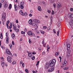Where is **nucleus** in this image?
<instances>
[{"label": "nucleus", "instance_id": "1", "mask_svg": "<svg viewBox=\"0 0 73 73\" xmlns=\"http://www.w3.org/2000/svg\"><path fill=\"white\" fill-rule=\"evenodd\" d=\"M56 62V59H53L50 60L49 63V65L50 67L54 66L55 65Z\"/></svg>", "mask_w": 73, "mask_h": 73}, {"label": "nucleus", "instance_id": "2", "mask_svg": "<svg viewBox=\"0 0 73 73\" xmlns=\"http://www.w3.org/2000/svg\"><path fill=\"white\" fill-rule=\"evenodd\" d=\"M9 23V21L8 20L7 21V23H6V26L8 29H11L12 27V23H10V26L8 25V24Z\"/></svg>", "mask_w": 73, "mask_h": 73}, {"label": "nucleus", "instance_id": "3", "mask_svg": "<svg viewBox=\"0 0 73 73\" xmlns=\"http://www.w3.org/2000/svg\"><path fill=\"white\" fill-rule=\"evenodd\" d=\"M20 14L22 16H27V12H25L24 14L23 12V11H22V10H21L20 12Z\"/></svg>", "mask_w": 73, "mask_h": 73}, {"label": "nucleus", "instance_id": "4", "mask_svg": "<svg viewBox=\"0 0 73 73\" xmlns=\"http://www.w3.org/2000/svg\"><path fill=\"white\" fill-rule=\"evenodd\" d=\"M33 26H35V29H37L38 28V25L37 23H32V25Z\"/></svg>", "mask_w": 73, "mask_h": 73}, {"label": "nucleus", "instance_id": "5", "mask_svg": "<svg viewBox=\"0 0 73 73\" xmlns=\"http://www.w3.org/2000/svg\"><path fill=\"white\" fill-rule=\"evenodd\" d=\"M11 57L10 56H9L7 57V60L9 62H12V60H11Z\"/></svg>", "mask_w": 73, "mask_h": 73}, {"label": "nucleus", "instance_id": "6", "mask_svg": "<svg viewBox=\"0 0 73 73\" xmlns=\"http://www.w3.org/2000/svg\"><path fill=\"white\" fill-rule=\"evenodd\" d=\"M57 7L58 9H60L62 7L61 4L60 3H58L57 4Z\"/></svg>", "mask_w": 73, "mask_h": 73}, {"label": "nucleus", "instance_id": "7", "mask_svg": "<svg viewBox=\"0 0 73 73\" xmlns=\"http://www.w3.org/2000/svg\"><path fill=\"white\" fill-rule=\"evenodd\" d=\"M54 70V68H51L48 70V72H53Z\"/></svg>", "mask_w": 73, "mask_h": 73}, {"label": "nucleus", "instance_id": "8", "mask_svg": "<svg viewBox=\"0 0 73 73\" xmlns=\"http://www.w3.org/2000/svg\"><path fill=\"white\" fill-rule=\"evenodd\" d=\"M6 53H7V54H9V55H12V53L11 52H10V51L9 49H7V50H6Z\"/></svg>", "mask_w": 73, "mask_h": 73}, {"label": "nucleus", "instance_id": "9", "mask_svg": "<svg viewBox=\"0 0 73 73\" xmlns=\"http://www.w3.org/2000/svg\"><path fill=\"white\" fill-rule=\"evenodd\" d=\"M8 6V3L7 2H5V4L4 5V8H7Z\"/></svg>", "mask_w": 73, "mask_h": 73}, {"label": "nucleus", "instance_id": "10", "mask_svg": "<svg viewBox=\"0 0 73 73\" xmlns=\"http://www.w3.org/2000/svg\"><path fill=\"white\" fill-rule=\"evenodd\" d=\"M28 35L31 36V35H32V32L31 31H29L28 33Z\"/></svg>", "mask_w": 73, "mask_h": 73}, {"label": "nucleus", "instance_id": "11", "mask_svg": "<svg viewBox=\"0 0 73 73\" xmlns=\"http://www.w3.org/2000/svg\"><path fill=\"white\" fill-rule=\"evenodd\" d=\"M29 23L30 25H32V24L33 23V21H32V20H30L29 21Z\"/></svg>", "mask_w": 73, "mask_h": 73}, {"label": "nucleus", "instance_id": "12", "mask_svg": "<svg viewBox=\"0 0 73 73\" xmlns=\"http://www.w3.org/2000/svg\"><path fill=\"white\" fill-rule=\"evenodd\" d=\"M13 25V29L14 30H16V25H14V23H13L12 24V25Z\"/></svg>", "mask_w": 73, "mask_h": 73}, {"label": "nucleus", "instance_id": "13", "mask_svg": "<svg viewBox=\"0 0 73 73\" xmlns=\"http://www.w3.org/2000/svg\"><path fill=\"white\" fill-rule=\"evenodd\" d=\"M32 53H31V52H28V56L29 57H31L32 56Z\"/></svg>", "mask_w": 73, "mask_h": 73}, {"label": "nucleus", "instance_id": "14", "mask_svg": "<svg viewBox=\"0 0 73 73\" xmlns=\"http://www.w3.org/2000/svg\"><path fill=\"white\" fill-rule=\"evenodd\" d=\"M15 10V11H16L17 10V5H14Z\"/></svg>", "mask_w": 73, "mask_h": 73}, {"label": "nucleus", "instance_id": "15", "mask_svg": "<svg viewBox=\"0 0 73 73\" xmlns=\"http://www.w3.org/2000/svg\"><path fill=\"white\" fill-rule=\"evenodd\" d=\"M46 69H48L49 68V64H46L45 66Z\"/></svg>", "mask_w": 73, "mask_h": 73}, {"label": "nucleus", "instance_id": "16", "mask_svg": "<svg viewBox=\"0 0 73 73\" xmlns=\"http://www.w3.org/2000/svg\"><path fill=\"white\" fill-rule=\"evenodd\" d=\"M68 15H70V17L71 18H73V14H72L69 13Z\"/></svg>", "mask_w": 73, "mask_h": 73}, {"label": "nucleus", "instance_id": "17", "mask_svg": "<svg viewBox=\"0 0 73 73\" xmlns=\"http://www.w3.org/2000/svg\"><path fill=\"white\" fill-rule=\"evenodd\" d=\"M38 11H41L42 9L41 8V7L40 6H38Z\"/></svg>", "mask_w": 73, "mask_h": 73}, {"label": "nucleus", "instance_id": "18", "mask_svg": "<svg viewBox=\"0 0 73 73\" xmlns=\"http://www.w3.org/2000/svg\"><path fill=\"white\" fill-rule=\"evenodd\" d=\"M63 66H61L62 68H63V67H65L66 66V64H65L64 63H63L62 64Z\"/></svg>", "mask_w": 73, "mask_h": 73}, {"label": "nucleus", "instance_id": "19", "mask_svg": "<svg viewBox=\"0 0 73 73\" xmlns=\"http://www.w3.org/2000/svg\"><path fill=\"white\" fill-rule=\"evenodd\" d=\"M11 36L12 37V38L14 39L15 37V34L14 33H13L12 35Z\"/></svg>", "mask_w": 73, "mask_h": 73}, {"label": "nucleus", "instance_id": "20", "mask_svg": "<svg viewBox=\"0 0 73 73\" xmlns=\"http://www.w3.org/2000/svg\"><path fill=\"white\" fill-rule=\"evenodd\" d=\"M69 25L70 26V25H72L73 24V21H72L70 22H69Z\"/></svg>", "mask_w": 73, "mask_h": 73}, {"label": "nucleus", "instance_id": "21", "mask_svg": "<svg viewBox=\"0 0 73 73\" xmlns=\"http://www.w3.org/2000/svg\"><path fill=\"white\" fill-rule=\"evenodd\" d=\"M24 2L23 1V2H21L20 3V5H24Z\"/></svg>", "mask_w": 73, "mask_h": 73}, {"label": "nucleus", "instance_id": "22", "mask_svg": "<svg viewBox=\"0 0 73 73\" xmlns=\"http://www.w3.org/2000/svg\"><path fill=\"white\" fill-rule=\"evenodd\" d=\"M2 19L3 21V22L4 21H5V17L4 18H2Z\"/></svg>", "mask_w": 73, "mask_h": 73}, {"label": "nucleus", "instance_id": "23", "mask_svg": "<svg viewBox=\"0 0 73 73\" xmlns=\"http://www.w3.org/2000/svg\"><path fill=\"white\" fill-rule=\"evenodd\" d=\"M1 64L2 67H4V65H5V62H2L1 63Z\"/></svg>", "mask_w": 73, "mask_h": 73}, {"label": "nucleus", "instance_id": "24", "mask_svg": "<svg viewBox=\"0 0 73 73\" xmlns=\"http://www.w3.org/2000/svg\"><path fill=\"white\" fill-rule=\"evenodd\" d=\"M20 7L21 9H24V5H20Z\"/></svg>", "mask_w": 73, "mask_h": 73}, {"label": "nucleus", "instance_id": "25", "mask_svg": "<svg viewBox=\"0 0 73 73\" xmlns=\"http://www.w3.org/2000/svg\"><path fill=\"white\" fill-rule=\"evenodd\" d=\"M2 16H5V17H6V13L5 12H4L3 13Z\"/></svg>", "mask_w": 73, "mask_h": 73}, {"label": "nucleus", "instance_id": "26", "mask_svg": "<svg viewBox=\"0 0 73 73\" xmlns=\"http://www.w3.org/2000/svg\"><path fill=\"white\" fill-rule=\"evenodd\" d=\"M58 55H59V52H57L55 53V55L56 56H57Z\"/></svg>", "mask_w": 73, "mask_h": 73}, {"label": "nucleus", "instance_id": "27", "mask_svg": "<svg viewBox=\"0 0 73 73\" xmlns=\"http://www.w3.org/2000/svg\"><path fill=\"white\" fill-rule=\"evenodd\" d=\"M11 8H12V4H10L9 6V9H11Z\"/></svg>", "mask_w": 73, "mask_h": 73}, {"label": "nucleus", "instance_id": "28", "mask_svg": "<svg viewBox=\"0 0 73 73\" xmlns=\"http://www.w3.org/2000/svg\"><path fill=\"white\" fill-rule=\"evenodd\" d=\"M32 58V60H34L35 59V57L34 56H32V58Z\"/></svg>", "mask_w": 73, "mask_h": 73}, {"label": "nucleus", "instance_id": "29", "mask_svg": "<svg viewBox=\"0 0 73 73\" xmlns=\"http://www.w3.org/2000/svg\"><path fill=\"white\" fill-rule=\"evenodd\" d=\"M67 56H68V57H69L70 56V53H68L67 54Z\"/></svg>", "mask_w": 73, "mask_h": 73}, {"label": "nucleus", "instance_id": "30", "mask_svg": "<svg viewBox=\"0 0 73 73\" xmlns=\"http://www.w3.org/2000/svg\"><path fill=\"white\" fill-rule=\"evenodd\" d=\"M68 68H69L68 67H66L64 68V70H67V69H68Z\"/></svg>", "mask_w": 73, "mask_h": 73}, {"label": "nucleus", "instance_id": "31", "mask_svg": "<svg viewBox=\"0 0 73 73\" xmlns=\"http://www.w3.org/2000/svg\"><path fill=\"white\" fill-rule=\"evenodd\" d=\"M37 20L36 19H34L33 20V22H34V23H37Z\"/></svg>", "mask_w": 73, "mask_h": 73}, {"label": "nucleus", "instance_id": "32", "mask_svg": "<svg viewBox=\"0 0 73 73\" xmlns=\"http://www.w3.org/2000/svg\"><path fill=\"white\" fill-rule=\"evenodd\" d=\"M60 33V31L58 30L57 32V36H59V33Z\"/></svg>", "mask_w": 73, "mask_h": 73}, {"label": "nucleus", "instance_id": "33", "mask_svg": "<svg viewBox=\"0 0 73 73\" xmlns=\"http://www.w3.org/2000/svg\"><path fill=\"white\" fill-rule=\"evenodd\" d=\"M9 46H10V49H11L12 47V44H10Z\"/></svg>", "mask_w": 73, "mask_h": 73}, {"label": "nucleus", "instance_id": "34", "mask_svg": "<svg viewBox=\"0 0 73 73\" xmlns=\"http://www.w3.org/2000/svg\"><path fill=\"white\" fill-rule=\"evenodd\" d=\"M6 40H9V37L8 36H6Z\"/></svg>", "mask_w": 73, "mask_h": 73}, {"label": "nucleus", "instance_id": "35", "mask_svg": "<svg viewBox=\"0 0 73 73\" xmlns=\"http://www.w3.org/2000/svg\"><path fill=\"white\" fill-rule=\"evenodd\" d=\"M70 44H67V48H70Z\"/></svg>", "mask_w": 73, "mask_h": 73}, {"label": "nucleus", "instance_id": "36", "mask_svg": "<svg viewBox=\"0 0 73 73\" xmlns=\"http://www.w3.org/2000/svg\"><path fill=\"white\" fill-rule=\"evenodd\" d=\"M19 31V29H16L15 30V31L16 32H18Z\"/></svg>", "mask_w": 73, "mask_h": 73}, {"label": "nucleus", "instance_id": "37", "mask_svg": "<svg viewBox=\"0 0 73 73\" xmlns=\"http://www.w3.org/2000/svg\"><path fill=\"white\" fill-rule=\"evenodd\" d=\"M67 50L68 52L70 50V47H67Z\"/></svg>", "mask_w": 73, "mask_h": 73}, {"label": "nucleus", "instance_id": "38", "mask_svg": "<svg viewBox=\"0 0 73 73\" xmlns=\"http://www.w3.org/2000/svg\"><path fill=\"white\" fill-rule=\"evenodd\" d=\"M29 42L30 44H31V43H32V40H31V39H29Z\"/></svg>", "mask_w": 73, "mask_h": 73}, {"label": "nucleus", "instance_id": "39", "mask_svg": "<svg viewBox=\"0 0 73 73\" xmlns=\"http://www.w3.org/2000/svg\"><path fill=\"white\" fill-rule=\"evenodd\" d=\"M53 6L54 7V8H56V4L55 3H54L53 4Z\"/></svg>", "mask_w": 73, "mask_h": 73}, {"label": "nucleus", "instance_id": "40", "mask_svg": "<svg viewBox=\"0 0 73 73\" xmlns=\"http://www.w3.org/2000/svg\"><path fill=\"white\" fill-rule=\"evenodd\" d=\"M50 19L51 21H52V19H53V17L52 16H51L50 17Z\"/></svg>", "mask_w": 73, "mask_h": 73}, {"label": "nucleus", "instance_id": "41", "mask_svg": "<svg viewBox=\"0 0 73 73\" xmlns=\"http://www.w3.org/2000/svg\"><path fill=\"white\" fill-rule=\"evenodd\" d=\"M43 28L44 29H45L47 28V27H46V26H44L43 27Z\"/></svg>", "mask_w": 73, "mask_h": 73}, {"label": "nucleus", "instance_id": "42", "mask_svg": "<svg viewBox=\"0 0 73 73\" xmlns=\"http://www.w3.org/2000/svg\"><path fill=\"white\" fill-rule=\"evenodd\" d=\"M36 23H40V21H39V20H37V21Z\"/></svg>", "mask_w": 73, "mask_h": 73}, {"label": "nucleus", "instance_id": "43", "mask_svg": "<svg viewBox=\"0 0 73 73\" xmlns=\"http://www.w3.org/2000/svg\"><path fill=\"white\" fill-rule=\"evenodd\" d=\"M41 33H42V34H43V35H44V34L45 33L44 32L42 31H41Z\"/></svg>", "mask_w": 73, "mask_h": 73}, {"label": "nucleus", "instance_id": "44", "mask_svg": "<svg viewBox=\"0 0 73 73\" xmlns=\"http://www.w3.org/2000/svg\"><path fill=\"white\" fill-rule=\"evenodd\" d=\"M47 29L48 31H49L50 29V27H48L47 28Z\"/></svg>", "mask_w": 73, "mask_h": 73}, {"label": "nucleus", "instance_id": "45", "mask_svg": "<svg viewBox=\"0 0 73 73\" xmlns=\"http://www.w3.org/2000/svg\"><path fill=\"white\" fill-rule=\"evenodd\" d=\"M63 63L64 64H67V61H64V62Z\"/></svg>", "mask_w": 73, "mask_h": 73}, {"label": "nucleus", "instance_id": "46", "mask_svg": "<svg viewBox=\"0 0 73 73\" xmlns=\"http://www.w3.org/2000/svg\"><path fill=\"white\" fill-rule=\"evenodd\" d=\"M25 71L27 73L28 72V70L27 69H25Z\"/></svg>", "mask_w": 73, "mask_h": 73}, {"label": "nucleus", "instance_id": "47", "mask_svg": "<svg viewBox=\"0 0 73 73\" xmlns=\"http://www.w3.org/2000/svg\"><path fill=\"white\" fill-rule=\"evenodd\" d=\"M25 66V64L24 63H23L22 64V66L23 68H24V66Z\"/></svg>", "mask_w": 73, "mask_h": 73}, {"label": "nucleus", "instance_id": "48", "mask_svg": "<svg viewBox=\"0 0 73 73\" xmlns=\"http://www.w3.org/2000/svg\"><path fill=\"white\" fill-rule=\"evenodd\" d=\"M6 42L7 44L9 43V40H6Z\"/></svg>", "mask_w": 73, "mask_h": 73}, {"label": "nucleus", "instance_id": "49", "mask_svg": "<svg viewBox=\"0 0 73 73\" xmlns=\"http://www.w3.org/2000/svg\"><path fill=\"white\" fill-rule=\"evenodd\" d=\"M3 36L1 34V35L0 36V38L1 39H3Z\"/></svg>", "mask_w": 73, "mask_h": 73}, {"label": "nucleus", "instance_id": "50", "mask_svg": "<svg viewBox=\"0 0 73 73\" xmlns=\"http://www.w3.org/2000/svg\"><path fill=\"white\" fill-rule=\"evenodd\" d=\"M21 34H25V32H23V31H22L21 32Z\"/></svg>", "mask_w": 73, "mask_h": 73}, {"label": "nucleus", "instance_id": "51", "mask_svg": "<svg viewBox=\"0 0 73 73\" xmlns=\"http://www.w3.org/2000/svg\"><path fill=\"white\" fill-rule=\"evenodd\" d=\"M70 11L71 12H73V8H71L70 9Z\"/></svg>", "mask_w": 73, "mask_h": 73}, {"label": "nucleus", "instance_id": "52", "mask_svg": "<svg viewBox=\"0 0 73 73\" xmlns=\"http://www.w3.org/2000/svg\"><path fill=\"white\" fill-rule=\"evenodd\" d=\"M47 48L48 49H50V47H49V45H48V46H47Z\"/></svg>", "mask_w": 73, "mask_h": 73}, {"label": "nucleus", "instance_id": "53", "mask_svg": "<svg viewBox=\"0 0 73 73\" xmlns=\"http://www.w3.org/2000/svg\"><path fill=\"white\" fill-rule=\"evenodd\" d=\"M53 31L54 33H56V30H55V29H54L53 30Z\"/></svg>", "mask_w": 73, "mask_h": 73}, {"label": "nucleus", "instance_id": "54", "mask_svg": "<svg viewBox=\"0 0 73 73\" xmlns=\"http://www.w3.org/2000/svg\"><path fill=\"white\" fill-rule=\"evenodd\" d=\"M39 61H38L37 63H36V66H37V65H38V64H39Z\"/></svg>", "mask_w": 73, "mask_h": 73}, {"label": "nucleus", "instance_id": "55", "mask_svg": "<svg viewBox=\"0 0 73 73\" xmlns=\"http://www.w3.org/2000/svg\"><path fill=\"white\" fill-rule=\"evenodd\" d=\"M16 64V61H14L13 62V65L15 64Z\"/></svg>", "mask_w": 73, "mask_h": 73}, {"label": "nucleus", "instance_id": "56", "mask_svg": "<svg viewBox=\"0 0 73 73\" xmlns=\"http://www.w3.org/2000/svg\"><path fill=\"white\" fill-rule=\"evenodd\" d=\"M1 47L2 48V49H4V46H1Z\"/></svg>", "mask_w": 73, "mask_h": 73}, {"label": "nucleus", "instance_id": "57", "mask_svg": "<svg viewBox=\"0 0 73 73\" xmlns=\"http://www.w3.org/2000/svg\"><path fill=\"white\" fill-rule=\"evenodd\" d=\"M6 37H7V36H8V33H6Z\"/></svg>", "mask_w": 73, "mask_h": 73}, {"label": "nucleus", "instance_id": "58", "mask_svg": "<svg viewBox=\"0 0 73 73\" xmlns=\"http://www.w3.org/2000/svg\"><path fill=\"white\" fill-rule=\"evenodd\" d=\"M59 58L60 59V62H61V59H62V58H61V56H59Z\"/></svg>", "mask_w": 73, "mask_h": 73}, {"label": "nucleus", "instance_id": "59", "mask_svg": "<svg viewBox=\"0 0 73 73\" xmlns=\"http://www.w3.org/2000/svg\"><path fill=\"white\" fill-rule=\"evenodd\" d=\"M52 15H53L54 14V11L53 10H52Z\"/></svg>", "mask_w": 73, "mask_h": 73}, {"label": "nucleus", "instance_id": "60", "mask_svg": "<svg viewBox=\"0 0 73 73\" xmlns=\"http://www.w3.org/2000/svg\"><path fill=\"white\" fill-rule=\"evenodd\" d=\"M5 66H8V64H7V63H5Z\"/></svg>", "mask_w": 73, "mask_h": 73}, {"label": "nucleus", "instance_id": "61", "mask_svg": "<svg viewBox=\"0 0 73 73\" xmlns=\"http://www.w3.org/2000/svg\"><path fill=\"white\" fill-rule=\"evenodd\" d=\"M61 25V23H59L58 24V27H60V25Z\"/></svg>", "mask_w": 73, "mask_h": 73}, {"label": "nucleus", "instance_id": "62", "mask_svg": "<svg viewBox=\"0 0 73 73\" xmlns=\"http://www.w3.org/2000/svg\"><path fill=\"white\" fill-rule=\"evenodd\" d=\"M33 54H36V52H33Z\"/></svg>", "mask_w": 73, "mask_h": 73}, {"label": "nucleus", "instance_id": "63", "mask_svg": "<svg viewBox=\"0 0 73 73\" xmlns=\"http://www.w3.org/2000/svg\"><path fill=\"white\" fill-rule=\"evenodd\" d=\"M72 28H73V24L72 25H70Z\"/></svg>", "mask_w": 73, "mask_h": 73}, {"label": "nucleus", "instance_id": "64", "mask_svg": "<svg viewBox=\"0 0 73 73\" xmlns=\"http://www.w3.org/2000/svg\"><path fill=\"white\" fill-rule=\"evenodd\" d=\"M48 13H50V10H49L48 11Z\"/></svg>", "mask_w": 73, "mask_h": 73}]
</instances>
